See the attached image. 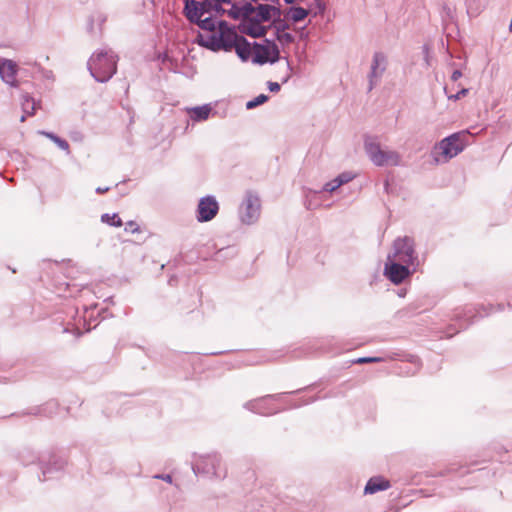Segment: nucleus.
Segmentation results:
<instances>
[{"mask_svg": "<svg viewBox=\"0 0 512 512\" xmlns=\"http://www.w3.org/2000/svg\"><path fill=\"white\" fill-rule=\"evenodd\" d=\"M118 56L111 49L93 53L87 62V69L95 81L105 83L117 72Z\"/></svg>", "mask_w": 512, "mask_h": 512, "instance_id": "nucleus-1", "label": "nucleus"}, {"mask_svg": "<svg viewBox=\"0 0 512 512\" xmlns=\"http://www.w3.org/2000/svg\"><path fill=\"white\" fill-rule=\"evenodd\" d=\"M471 134L468 131L453 133L438 142L431 154L436 163H445L460 154L469 144Z\"/></svg>", "mask_w": 512, "mask_h": 512, "instance_id": "nucleus-2", "label": "nucleus"}, {"mask_svg": "<svg viewBox=\"0 0 512 512\" xmlns=\"http://www.w3.org/2000/svg\"><path fill=\"white\" fill-rule=\"evenodd\" d=\"M505 305L502 303L497 304L496 306L493 304L488 305H479L478 307H470L466 306L461 309H457L451 320L455 321L458 325V330L454 332H447L446 336L448 338L452 337L454 334L458 333L460 330L468 328L473 323V318L480 316H489L495 312H501L504 310Z\"/></svg>", "mask_w": 512, "mask_h": 512, "instance_id": "nucleus-3", "label": "nucleus"}, {"mask_svg": "<svg viewBox=\"0 0 512 512\" xmlns=\"http://www.w3.org/2000/svg\"><path fill=\"white\" fill-rule=\"evenodd\" d=\"M192 470L196 476L207 479L222 480L227 476L222 457L216 452L198 456L192 463Z\"/></svg>", "mask_w": 512, "mask_h": 512, "instance_id": "nucleus-4", "label": "nucleus"}, {"mask_svg": "<svg viewBox=\"0 0 512 512\" xmlns=\"http://www.w3.org/2000/svg\"><path fill=\"white\" fill-rule=\"evenodd\" d=\"M219 32L210 34L206 40H202L201 45L212 52L223 50L229 52L235 45L237 32L235 26L225 20L218 21Z\"/></svg>", "mask_w": 512, "mask_h": 512, "instance_id": "nucleus-5", "label": "nucleus"}, {"mask_svg": "<svg viewBox=\"0 0 512 512\" xmlns=\"http://www.w3.org/2000/svg\"><path fill=\"white\" fill-rule=\"evenodd\" d=\"M364 149L375 166H398L400 164V155L396 151L383 150L377 136L365 135Z\"/></svg>", "mask_w": 512, "mask_h": 512, "instance_id": "nucleus-6", "label": "nucleus"}, {"mask_svg": "<svg viewBox=\"0 0 512 512\" xmlns=\"http://www.w3.org/2000/svg\"><path fill=\"white\" fill-rule=\"evenodd\" d=\"M418 266L404 263L387 256L384 266V276L395 285L403 283L409 279L416 271Z\"/></svg>", "mask_w": 512, "mask_h": 512, "instance_id": "nucleus-7", "label": "nucleus"}, {"mask_svg": "<svg viewBox=\"0 0 512 512\" xmlns=\"http://www.w3.org/2000/svg\"><path fill=\"white\" fill-rule=\"evenodd\" d=\"M313 386H314V384L308 385L304 388L289 391V392L268 394V395H265L258 399L247 401L246 403H244L243 407L253 413H257V414H261V415L276 414V413L280 412V410L272 409V408L268 407V405H267L268 400L280 401L281 398L283 397V395H296V394L301 393L302 391L311 389Z\"/></svg>", "mask_w": 512, "mask_h": 512, "instance_id": "nucleus-8", "label": "nucleus"}, {"mask_svg": "<svg viewBox=\"0 0 512 512\" xmlns=\"http://www.w3.org/2000/svg\"><path fill=\"white\" fill-rule=\"evenodd\" d=\"M389 255L392 256V259L414 266L419 265L418 255L415 250V241L410 236L397 237L393 241V252Z\"/></svg>", "mask_w": 512, "mask_h": 512, "instance_id": "nucleus-9", "label": "nucleus"}, {"mask_svg": "<svg viewBox=\"0 0 512 512\" xmlns=\"http://www.w3.org/2000/svg\"><path fill=\"white\" fill-rule=\"evenodd\" d=\"M67 461L61 455L54 452H42L40 458V474L38 479L41 482L54 478L58 473L64 470Z\"/></svg>", "mask_w": 512, "mask_h": 512, "instance_id": "nucleus-10", "label": "nucleus"}, {"mask_svg": "<svg viewBox=\"0 0 512 512\" xmlns=\"http://www.w3.org/2000/svg\"><path fill=\"white\" fill-rule=\"evenodd\" d=\"M260 198L257 194L248 191L239 207V218L243 224H254L260 216Z\"/></svg>", "mask_w": 512, "mask_h": 512, "instance_id": "nucleus-11", "label": "nucleus"}, {"mask_svg": "<svg viewBox=\"0 0 512 512\" xmlns=\"http://www.w3.org/2000/svg\"><path fill=\"white\" fill-rule=\"evenodd\" d=\"M265 45H261L258 42H254L253 46L257 49H261L262 53L256 51L252 57V63L258 65H264L266 63L275 64L277 63L281 56L278 45L274 40L265 39Z\"/></svg>", "mask_w": 512, "mask_h": 512, "instance_id": "nucleus-12", "label": "nucleus"}, {"mask_svg": "<svg viewBox=\"0 0 512 512\" xmlns=\"http://www.w3.org/2000/svg\"><path fill=\"white\" fill-rule=\"evenodd\" d=\"M219 212V203L215 196L206 195L199 199L196 208V220L205 223L213 220Z\"/></svg>", "mask_w": 512, "mask_h": 512, "instance_id": "nucleus-13", "label": "nucleus"}, {"mask_svg": "<svg viewBox=\"0 0 512 512\" xmlns=\"http://www.w3.org/2000/svg\"><path fill=\"white\" fill-rule=\"evenodd\" d=\"M17 71L18 66L15 61L0 57V77L10 87H18Z\"/></svg>", "mask_w": 512, "mask_h": 512, "instance_id": "nucleus-14", "label": "nucleus"}, {"mask_svg": "<svg viewBox=\"0 0 512 512\" xmlns=\"http://www.w3.org/2000/svg\"><path fill=\"white\" fill-rule=\"evenodd\" d=\"M230 9L227 10V15L233 20L249 21L250 15L254 12V6L252 2H245L243 5L239 6L236 3L231 2Z\"/></svg>", "mask_w": 512, "mask_h": 512, "instance_id": "nucleus-15", "label": "nucleus"}, {"mask_svg": "<svg viewBox=\"0 0 512 512\" xmlns=\"http://www.w3.org/2000/svg\"><path fill=\"white\" fill-rule=\"evenodd\" d=\"M239 31L244 34L248 35L251 38H261L266 35L267 33V27L261 25V23L254 22V21H241L238 25Z\"/></svg>", "mask_w": 512, "mask_h": 512, "instance_id": "nucleus-16", "label": "nucleus"}, {"mask_svg": "<svg viewBox=\"0 0 512 512\" xmlns=\"http://www.w3.org/2000/svg\"><path fill=\"white\" fill-rule=\"evenodd\" d=\"M40 458H42V452H36L29 447H23L17 452V459L23 466L36 464L40 469Z\"/></svg>", "mask_w": 512, "mask_h": 512, "instance_id": "nucleus-17", "label": "nucleus"}, {"mask_svg": "<svg viewBox=\"0 0 512 512\" xmlns=\"http://www.w3.org/2000/svg\"><path fill=\"white\" fill-rule=\"evenodd\" d=\"M390 487V482L383 476H373L367 481L364 487V494L372 495L380 491H385Z\"/></svg>", "mask_w": 512, "mask_h": 512, "instance_id": "nucleus-18", "label": "nucleus"}, {"mask_svg": "<svg viewBox=\"0 0 512 512\" xmlns=\"http://www.w3.org/2000/svg\"><path fill=\"white\" fill-rule=\"evenodd\" d=\"M59 403L56 400H49L41 406L30 408L25 414L34 416L52 417L58 411Z\"/></svg>", "mask_w": 512, "mask_h": 512, "instance_id": "nucleus-19", "label": "nucleus"}, {"mask_svg": "<svg viewBox=\"0 0 512 512\" xmlns=\"http://www.w3.org/2000/svg\"><path fill=\"white\" fill-rule=\"evenodd\" d=\"M251 43L243 36L237 34L233 48L242 62H247L251 57Z\"/></svg>", "mask_w": 512, "mask_h": 512, "instance_id": "nucleus-20", "label": "nucleus"}, {"mask_svg": "<svg viewBox=\"0 0 512 512\" xmlns=\"http://www.w3.org/2000/svg\"><path fill=\"white\" fill-rule=\"evenodd\" d=\"M200 5L197 0H184V15L193 24L202 17Z\"/></svg>", "mask_w": 512, "mask_h": 512, "instance_id": "nucleus-21", "label": "nucleus"}, {"mask_svg": "<svg viewBox=\"0 0 512 512\" xmlns=\"http://www.w3.org/2000/svg\"><path fill=\"white\" fill-rule=\"evenodd\" d=\"M212 111V107L210 104H204L201 106H195L189 109L190 117L193 121L201 122L205 121L209 118V115Z\"/></svg>", "mask_w": 512, "mask_h": 512, "instance_id": "nucleus-22", "label": "nucleus"}, {"mask_svg": "<svg viewBox=\"0 0 512 512\" xmlns=\"http://www.w3.org/2000/svg\"><path fill=\"white\" fill-rule=\"evenodd\" d=\"M254 16H250L249 21H254L258 23L268 22L271 20V15L269 12V4H258L254 6Z\"/></svg>", "mask_w": 512, "mask_h": 512, "instance_id": "nucleus-23", "label": "nucleus"}, {"mask_svg": "<svg viewBox=\"0 0 512 512\" xmlns=\"http://www.w3.org/2000/svg\"><path fill=\"white\" fill-rule=\"evenodd\" d=\"M39 134L47 137L50 139L53 143H55L61 150L66 151L68 154L70 153V146L67 140L59 137L57 134L49 131L41 130L38 132Z\"/></svg>", "mask_w": 512, "mask_h": 512, "instance_id": "nucleus-24", "label": "nucleus"}, {"mask_svg": "<svg viewBox=\"0 0 512 512\" xmlns=\"http://www.w3.org/2000/svg\"><path fill=\"white\" fill-rule=\"evenodd\" d=\"M310 13V10L301 6H291L288 9V16L293 22L303 21Z\"/></svg>", "mask_w": 512, "mask_h": 512, "instance_id": "nucleus-25", "label": "nucleus"}, {"mask_svg": "<svg viewBox=\"0 0 512 512\" xmlns=\"http://www.w3.org/2000/svg\"><path fill=\"white\" fill-rule=\"evenodd\" d=\"M38 104L29 94L23 95L22 109L26 115H34Z\"/></svg>", "mask_w": 512, "mask_h": 512, "instance_id": "nucleus-26", "label": "nucleus"}, {"mask_svg": "<svg viewBox=\"0 0 512 512\" xmlns=\"http://www.w3.org/2000/svg\"><path fill=\"white\" fill-rule=\"evenodd\" d=\"M321 193V191L317 190H308V193L306 194V200H305V207L308 210H315L320 206L319 201L316 199L318 195Z\"/></svg>", "mask_w": 512, "mask_h": 512, "instance_id": "nucleus-27", "label": "nucleus"}, {"mask_svg": "<svg viewBox=\"0 0 512 512\" xmlns=\"http://www.w3.org/2000/svg\"><path fill=\"white\" fill-rule=\"evenodd\" d=\"M384 71H380V68H375V66H371L370 72L368 74V92L372 91L376 86L378 79H380L383 75Z\"/></svg>", "mask_w": 512, "mask_h": 512, "instance_id": "nucleus-28", "label": "nucleus"}, {"mask_svg": "<svg viewBox=\"0 0 512 512\" xmlns=\"http://www.w3.org/2000/svg\"><path fill=\"white\" fill-rule=\"evenodd\" d=\"M371 66H375V68H380V71H384L387 68V57L383 52H375L373 55Z\"/></svg>", "mask_w": 512, "mask_h": 512, "instance_id": "nucleus-29", "label": "nucleus"}, {"mask_svg": "<svg viewBox=\"0 0 512 512\" xmlns=\"http://www.w3.org/2000/svg\"><path fill=\"white\" fill-rule=\"evenodd\" d=\"M101 221L112 227H121L123 224L121 218L117 213H104L101 215Z\"/></svg>", "mask_w": 512, "mask_h": 512, "instance_id": "nucleus-30", "label": "nucleus"}, {"mask_svg": "<svg viewBox=\"0 0 512 512\" xmlns=\"http://www.w3.org/2000/svg\"><path fill=\"white\" fill-rule=\"evenodd\" d=\"M195 24H197L203 30L213 31L216 29L218 22H216L213 16H209L204 19L200 18Z\"/></svg>", "mask_w": 512, "mask_h": 512, "instance_id": "nucleus-31", "label": "nucleus"}, {"mask_svg": "<svg viewBox=\"0 0 512 512\" xmlns=\"http://www.w3.org/2000/svg\"><path fill=\"white\" fill-rule=\"evenodd\" d=\"M269 100V96L266 94H259L258 96L254 97L253 99L246 102V109L252 110L260 105H263Z\"/></svg>", "mask_w": 512, "mask_h": 512, "instance_id": "nucleus-32", "label": "nucleus"}, {"mask_svg": "<svg viewBox=\"0 0 512 512\" xmlns=\"http://www.w3.org/2000/svg\"><path fill=\"white\" fill-rule=\"evenodd\" d=\"M385 359L383 357H376V356H366V357H359L351 361L352 364H367V363H380L384 362Z\"/></svg>", "mask_w": 512, "mask_h": 512, "instance_id": "nucleus-33", "label": "nucleus"}, {"mask_svg": "<svg viewBox=\"0 0 512 512\" xmlns=\"http://www.w3.org/2000/svg\"><path fill=\"white\" fill-rule=\"evenodd\" d=\"M339 187H340V185L338 184L337 179L335 177L331 181L325 183L320 191H321V193L322 192L332 193V192L336 191Z\"/></svg>", "mask_w": 512, "mask_h": 512, "instance_id": "nucleus-34", "label": "nucleus"}, {"mask_svg": "<svg viewBox=\"0 0 512 512\" xmlns=\"http://www.w3.org/2000/svg\"><path fill=\"white\" fill-rule=\"evenodd\" d=\"M200 2V10H201V14L202 16L206 13H209L211 11H213V7L215 5V0H203V1H199Z\"/></svg>", "mask_w": 512, "mask_h": 512, "instance_id": "nucleus-35", "label": "nucleus"}, {"mask_svg": "<svg viewBox=\"0 0 512 512\" xmlns=\"http://www.w3.org/2000/svg\"><path fill=\"white\" fill-rule=\"evenodd\" d=\"M464 466H456L455 464H451L450 466H448L447 468H445L444 470L440 471L439 472V475L440 476H447V475H450V474H456V473H459L461 469H463Z\"/></svg>", "mask_w": 512, "mask_h": 512, "instance_id": "nucleus-36", "label": "nucleus"}, {"mask_svg": "<svg viewBox=\"0 0 512 512\" xmlns=\"http://www.w3.org/2000/svg\"><path fill=\"white\" fill-rule=\"evenodd\" d=\"M354 175L351 172H343L339 174L336 179L340 186L349 183L351 180H353Z\"/></svg>", "mask_w": 512, "mask_h": 512, "instance_id": "nucleus-37", "label": "nucleus"}, {"mask_svg": "<svg viewBox=\"0 0 512 512\" xmlns=\"http://www.w3.org/2000/svg\"><path fill=\"white\" fill-rule=\"evenodd\" d=\"M269 12H270L272 21L273 20L280 21L282 11L279 6L269 5Z\"/></svg>", "mask_w": 512, "mask_h": 512, "instance_id": "nucleus-38", "label": "nucleus"}, {"mask_svg": "<svg viewBox=\"0 0 512 512\" xmlns=\"http://www.w3.org/2000/svg\"><path fill=\"white\" fill-rule=\"evenodd\" d=\"M318 399V397H310L308 399L306 398H301L299 400V402H295V403H292L290 405L291 408H298V407H301V406H304V405H308L310 403H313L315 402L316 400Z\"/></svg>", "mask_w": 512, "mask_h": 512, "instance_id": "nucleus-39", "label": "nucleus"}, {"mask_svg": "<svg viewBox=\"0 0 512 512\" xmlns=\"http://www.w3.org/2000/svg\"><path fill=\"white\" fill-rule=\"evenodd\" d=\"M295 40L293 34L289 33V32H283L279 37H278V41L282 42V43H285V44H291L293 43Z\"/></svg>", "mask_w": 512, "mask_h": 512, "instance_id": "nucleus-40", "label": "nucleus"}, {"mask_svg": "<svg viewBox=\"0 0 512 512\" xmlns=\"http://www.w3.org/2000/svg\"><path fill=\"white\" fill-rule=\"evenodd\" d=\"M272 26L276 30H283V31L289 29V27H290V25L285 20H283L282 18H280V21L273 20L272 21Z\"/></svg>", "mask_w": 512, "mask_h": 512, "instance_id": "nucleus-41", "label": "nucleus"}, {"mask_svg": "<svg viewBox=\"0 0 512 512\" xmlns=\"http://www.w3.org/2000/svg\"><path fill=\"white\" fill-rule=\"evenodd\" d=\"M314 6H315V9L316 11L314 12V15H322L324 14L325 10H326V5L324 3V1L322 0H314Z\"/></svg>", "mask_w": 512, "mask_h": 512, "instance_id": "nucleus-42", "label": "nucleus"}, {"mask_svg": "<svg viewBox=\"0 0 512 512\" xmlns=\"http://www.w3.org/2000/svg\"><path fill=\"white\" fill-rule=\"evenodd\" d=\"M469 90L467 88H462L460 89L457 93L455 94H452V95H449L448 96V99L449 100H454V101H457L459 100L461 97L463 96H466L468 94Z\"/></svg>", "mask_w": 512, "mask_h": 512, "instance_id": "nucleus-43", "label": "nucleus"}, {"mask_svg": "<svg viewBox=\"0 0 512 512\" xmlns=\"http://www.w3.org/2000/svg\"><path fill=\"white\" fill-rule=\"evenodd\" d=\"M125 231L127 232H131V233H136L139 231V226L136 222L134 221H128L125 225Z\"/></svg>", "mask_w": 512, "mask_h": 512, "instance_id": "nucleus-44", "label": "nucleus"}, {"mask_svg": "<svg viewBox=\"0 0 512 512\" xmlns=\"http://www.w3.org/2000/svg\"><path fill=\"white\" fill-rule=\"evenodd\" d=\"M94 18H95V22L98 23L99 27L101 28V26L106 22L107 20V17L104 13L102 12H97L95 13L94 15Z\"/></svg>", "mask_w": 512, "mask_h": 512, "instance_id": "nucleus-45", "label": "nucleus"}, {"mask_svg": "<svg viewBox=\"0 0 512 512\" xmlns=\"http://www.w3.org/2000/svg\"><path fill=\"white\" fill-rule=\"evenodd\" d=\"M267 88L272 93H277L281 89V85L278 82L268 81Z\"/></svg>", "mask_w": 512, "mask_h": 512, "instance_id": "nucleus-46", "label": "nucleus"}, {"mask_svg": "<svg viewBox=\"0 0 512 512\" xmlns=\"http://www.w3.org/2000/svg\"><path fill=\"white\" fill-rule=\"evenodd\" d=\"M222 4L223 3H218V2L215 1V5L213 7V11H215L219 15H223V14L227 13V10L222 7Z\"/></svg>", "mask_w": 512, "mask_h": 512, "instance_id": "nucleus-47", "label": "nucleus"}, {"mask_svg": "<svg viewBox=\"0 0 512 512\" xmlns=\"http://www.w3.org/2000/svg\"><path fill=\"white\" fill-rule=\"evenodd\" d=\"M155 479H161L167 483H172V476L170 474H156L153 476Z\"/></svg>", "mask_w": 512, "mask_h": 512, "instance_id": "nucleus-48", "label": "nucleus"}, {"mask_svg": "<svg viewBox=\"0 0 512 512\" xmlns=\"http://www.w3.org/2000/svg\"><path fill=\"white\" fill-rule=\"evenodd\" d=\"M94 22H95L94 16H90L88 19V24H87V30L89 33H93Z\"/></svg>", "mask_w": 512, "mask_h": 512, "instance_id": "nucleus-49", "label": "nucleus"}, {"mask_svg": "<svg viewBox=\"0 0 512 512\" xmlns=\"http://www.w3.org/2000/svg\"><path fill=\"white\" fill-rule=\"evenodd\" d=\"M231 251V248L227 247L225 249H221L217 252L216 257L217 259H220L223 256L228 255V253Z\"/></svg>", "mask_w": 512, "mask_h": 512, "instance_id": "nucleus-50", "label": "nucleus"}, {"mask_svg": "<svg viewBox=\"0 0 512 512\" xmlns=\"http://www.w3.org/2000/svg\"><path fill=\"white\" fill-rule=\"evenodd\" d=\"M158 59H159L162 63H166V62L172 61V60H171V58L169 57V55L167 54V52H164V53H162V54H159Z\"/></svg>", "mask_w": 512, "mask_h": 512, "instance_id": "nucleus-51", "label": "nucleus"}, {"mask_svg": "<svg viewBox=\"0 0 512 512\" xmlns=\"http://www.w3.org/2000/svg\"><path fill=\"white\" fill-rule=\"evenodd\" d=\"M462 76V72L460 70H454L451 74V80L452 81H457L460 77Z\"/></svg>", "mask_w": 512, "mask_h": 512, "instance_id": "nucleus-52", "label": "nucleus"}, {"mask_svg": "<svg viewBox=\"0 0 512 512\" xmlns=\"http://www.w3.org/2000/svg\"><path fill=\"white\" fill-rule=\"evenodd\" d=\"M110 190V187H98L96 188V193L97 194H103V193H106Z\"/></svg>", "mask_w": 512, "mask_h": 512, "instance_id": "nucleus-53", "label": "nucleus"}, {"mask_svg": "<svg viewBox=\"0 0 512 512\" xmlns=\"http://www.w3.org/2000/svg\"><path fill=\"white\" fill-rule=\"evenodd\" d=\"M507 307L512 310V292L507 295Z\"/></svg>", "mask_w": 512, "mask_h": 512, "instance_id": "nucleus-54", "label": "nucleus"}, {"mask_svg": "<svg viewBox=\"0 0 512 512\" xmlns=\"http://www.w3.org/2000/svg\"><path fill=\"white\" fill-rule=\"evenodd\" d=\"M216 2L218 3H226V4H231V0H215ZM251 2H254V3H257L258 0H250Z\"/></svg>", "mask_w": 512, "mask_h": 512, "instance_id": "nucleus-55", "label": "nucleus"}, {"mask_svg": "<svg viewBox=\"0 0 512 512\" xmlns=\"http://www.w3.org/2000/svg\"><path fill=\"white\" fill-rule=\"evenodd\" d=\"M406 294H407V290H406V289H404V288H402V289H400V290L398 291V296H399V297H401V298L405 297V296H406Z\"/></svg>", "mask_w": 512, "mask_h": 512, "instance_id": "nucleus-56", "label": "nucleus"}, {"mask_svg": "<svg viewBox=\"0 0 512 512\" xmlns=\"http://www.w3.org/2000/svg\"><path fill=\"white\" fill-rule=\"evenodd\" d=\"M284 31L283 30H276L275 32V37L276 39L278 40V37L283 33Z\"/></svg>", "mask_w": 512, "mask_h": 512, "instance_id": "nucleus-57", "label": "nucleus"}, {"mask_svg": "<svg viewBox=\"0 0 512 512\" xmlns=\"http://www.w3.org/2000/svg\"><path fill=\"white\" fill-rule=\"evenodd\" d=\"M25 119H26V114L24 113V114L21 116L20 121H21V122H24V121H25Z\"/></svg>", "mask_w": 512, "mask_h": 512, "instance_id": "nucleus-58", "label": "nucleus"}, {"mask_svg": "<svg viewBox=\"0 0 512 512\" xmlns=\"http://www.w3.org/2000/svg\"><path fill=\"white\" fill-rule=\"evenodd\" d=\"M509 31H512V18H511V21H510V24H509Z\"/></svg>", "mask_w": 512, "mask_h": 512, "instance_id": "nucleus-59", "label": "nucleus"}, {"mask_svg": "<svg viewBox=\"0 0 512 512\" xmlns=\"http://www.w3.org/2000/svg\"><path fill=\"white\" fill-rule=\"evenodd\" d=\"M222 352H212L210 353V355H218V354H221Z\"/></svg>", "mask_w": 512, "mask_h": 512, "instance_id": "nucleus-60", "label": "nucleus"}, {"mask_svg": "<svg viewBox=\"0 0 512 512\" xmlns=\"http://www.w3.org/2000/svg\"><path fill=\"white\" fill-rule=\"evenodd\" d=\"M388 185H389V184H388V181H386V182H385V189H387Z\"/></svg>", "mask_w": 512, "mask_h": 512, "instance_id": "nucleus-61", "label": "nucleus"}, {"mask_svg": "<svg viewBox=\"0 0 512 512\" xmlns=\"http://www.w3.org/2000/svg\"><path fill=\"white\" fill-rule=\"evenodd\" d=\"M173 280H174L173 278H170V279H169V284H170V285L172 284V281H173Z\"/></svg>", "mask_w": 512, "mask_h": 512, "instance_id": "nucleus-62", "label": "nucleus"}, {"mask_svg": "<svg viewBox=\"0 0 512 512\" xmlns=\"http://www.w3.org/2000/svg\"><path fill=\"white\" fill-rule=\"evenodd\" d=\"M124 182H125V180L122 181V183H124ZM120 184H121V182L120 183H116V186L118 187Z\"/></svg>", "mask_w": 512, "mask_h": 512, "instance_id": "nucleus-63", "label": "nucleus"}, {"mask_svg": "<svg viewBox=\"0 0 512 512\" xmlns=\"http://www.w3.org/2000/svg\"><path fill=\"white\" fill-rule=\"evenodd\" d=\"M465 473H469V470H466L465 472L461 473V475H464Z\"/></svg>", "mask_w": 512, "mask_h": 512, "instance_id": "nucleus-64", "label": "nucleus"}]
</instances>
